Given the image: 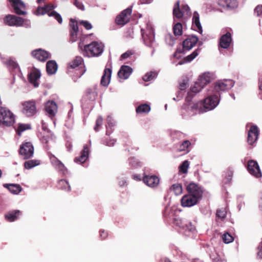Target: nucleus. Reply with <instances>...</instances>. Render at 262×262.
Listing matches in <instances>:
<instances>
[{"instance_id": "55", "label": "nucleus", "mask_w": 262, "mask_h": 262, "mask_svg": "<svg viewBox=\"0 0 262 262\" xmlns=\"http://www.w3.org/2000/svg\"><path fill=\"white\" fill-rule=\"evenodd\" d=\"M216 216L220 219H224L226 216V212L225 210L218 209L216 211Z\"/></svg>"}, {"instance_id": "20", "label": "nucleus", "mask_w": 262, "mask_h": 262, "mask_svg": "<svg viewBox=\"0 0 262 262\" xmlns=\"http://www.w3.org/2000/svg\"><path fill=\"white\" fill-rule=\"evenodd\" d=\"M45 110L47 115L52 118L56 114L58 107L54 101H48L45 104Z\"/></svg>"}, {"instance_id": "38", "label": "nucleus", "mask_w": 262, "mask_h": 262, "mask_svg": "<svg viewBox=\"0 0 262 262\" xmlns=\"http://www.w3.org/2000/svg\"><path fill=\"white\" fill-rule=\"evenodd\" d=\"M200 50L197 49L194 51L191 54L188 55L184 59V61H181L179 63V64H182L183 63L190 62L193 60L199 54Z\"/></svg>"}, {"instance_id": "58", "label": "nucleus", "mask_w": 262, "mask_h": 262, "mask_svg": "<svg viewBox=\"0 0 262 262\" xmlns=\"http://www.w3.org/2000/svg\"><path fill=\"white\" fill-rule=\"evenodd\" d=\"M102 121H103V119L101 117H99L96 120V125L94 127V130L96 131V132H97L98 131L99 129H98V127L101 126L102 123Z\"/></svg>"}, {"instance_id": "8", "label": "nucleus", "mask_w": 262, "mask_h": 262, "mask_svg": "<svg viewBox=\"0 0 262 262\" xmlns=\"http://www.w3.org/2000/svg\"><path fill=\"white\" fill-rule=\"evenodd\" d=\"M174 17L180 18L183 16H189L190 15V8L187 5H182L180 8V2L178 1L173 8Z\"/></svg>"}, {"instance_id": "46", "label": "nucleus", "mask_w": 262, "mask_h": 262, "mask_svg": "<svg viewBox=\"0 0 262 262\" xmlns=\"http://www.w3.org/2000/svg\"><path fill=\"white\" fill-rule=\"evenodd\" d=\"M83 62V60L81 57L77 56L71 62L70 66L75 68L78 67Z\"/></svg>"}, {"instance_id": "21", "label": "nucleus", "mask_w": 262, "mask_h": 262, "mask_svg": "<svg viewBox=\"0 0 262 262\" xmlns=\"http://www.w3.org/2000/svg\"><path fill=\"white\" fill-rule=\"evenodd\" d=\"M3 62L7 66L10 71L15 73L20 72V68L18 64L9 57H2Z\"/></svg>"}, {"instance_id": "25", "label": "nucleus", "mask_w": 262, "mask_h": 262, "mask_svg": "<svg viewBox=\"0 0 262 262\" xmlns=\"http://www.w3.org/2000/svg\"><path fill=\"white\" fill-rule=\"evenodd\" d=\"M32 55L41 61H44L50 57L49 53L40 49L32 51Z\"/></svg>"}, {"instance_id": "57", "label": "nucleus", "mask_w": 262, "mask_h": 262, "mask_svg": "<svg viewBox=\"0 0 262 262\" xmlns=\"http://www.w3.org/2000/svg\"><path fill=\"white\" fill-rule=\"evenodd\" d=\"M229 0H218L217 3L220 7L224 8L229 6Z\"/></svg>"}, {"instance_id": "29", "label": "nucleus", "mask_w": 262, "mask_h": 262, "mask_svg": "<svg viewBox=\"0 0 262 262\" xmlns=\"http://www.w3.org/2000/svg\"><path fill=\"white\" fill-rule=\"evenodd\" d=\"M71 24L70 26L71 28L70 31V40L72 42L75 41L78 38V23L76 21H74L72 19L70 20Z\"/></svg>"}, {"instance_id": "44", "label": "nucleus", "mask_w": 262, "mask_h": 262, "mask_svg": "<svg viewBox=\"0 0 262 262\" xmlns=\"http://www.w3.org/2000/svg\"><path fill=\"white\" fill-rule=\"evenodd\" d=\"M173 33L176 36H180L182 34V25L178 23L173 27Z\"/></svg>"}, {"instance_id": "64", "label": "nucleus", "mask_w": 262, "mask_h": 262, "mask_svg": "<svg viewBox=\"0 0 262 262\" xmlns=\"http://www.w3.org/2000/svg\"><path fill=\"white\" fill-rule=\"evenodd\" d=\"M116 142V140L115 139H110L109 140H106L105 141V144L109 146H113Z\"/></svg>"}, {"instance_id": "52", "label": "nucleus", "mask_w": 262, "mask_h": 262, "mask_svg": "<svg viewBox=\"0 0 262 262\" xmlns=\"http://www.w3.org/2000/svg\"><path fill=\"white\" fill-rule=\"evenodd\" d=\"M165 41L167 45L172 46L175 41L174 37L170 34H168L165 36Z\"/></svg>"}, {"instance_id": "37", "label": "nucleus", "mask_w": 262, "mask_h": 262, "mask_svg": "<svg viewBox=\"0 0 262 262\" xmlns=\"http://www.w3.org/2000/svg\"><path fill=\"white\" fill-rule=\"evenodd\" d=\"M20 214L21 213L19 210H14L6 214L5 218L9 222H13L17 220Z\"/></svg>"}, {"instance_id": "27", "label": "nucleus", "mask_w": 262, "mask_h": 262, "mask_svg": "<svg viewBox=\"0 0 262 262\" xmlns=\"http://www.w3.org/2000/svg\"><path fill=\"white\" fill-rule=\"evenodd\" d=\"M144 183L149 187H155L158 185L160 180L156 176H145L143 178Z\"/></svg>"}, {"instance_id": "40", "label": "nucleus", "mask_w": 262, "mask_h": 262, "mask_svg": "<svg viewBox=\"0 0 262 262\" xmlns=\"http://www.w3.org/2000/svg\"><path fill=\"white\" fill-rule=\"evenodd\" d=\"M170 189L177 195L181 194L183 191L182 186L179 183L173 184Z\"/></svg>"}, {"instance_id": "56", "label": "nucleus", "mask_w": 262, "mask_h": 262, "mask_svg": "<svg viewBox=\"0 0 262 262\" xmlns=\"http://www.w3.org/2000/svg\"><path fill=\"white\" fill-rule=\"evenodd\" d=\"M184 226H185V228H184V229H186V230H187L189 231H192L195 228L194 226L192 224V223L190 222H189L187 221H185Z\"/></svg>"}, {"instance_id": "18", "label": "nucleus", "mask_w": 262, "mask_h": 262, "mask_svg": "<svg viewBox=\"0 0 262 262\" xmlns=\"http://www.w3.org/2000/svg\"><path fill=\"white\" fill-rule=\"evenodd\" d=\"M199 201V200L195 197L187 194L182 198L181 202L183 207H190L196 205Z\"/></svg>"}, {"instance_id": "26", "label": "nucleus", "mask_w": 262, "mask_h": 262, "mask_svg": "<svg viewBox=\"0 0 262 262\" xmlns=\"http://www.w3.org/2000/svg\"><path fill=\"white\" fill-rule=\"evenodd\" d=\"M198 38L194 36L189 37L185 39L183 42V48L184 51H189L192 49L196 43Z\"/></svg>"}, {"instance_id": "24", "label": "nucleus", "mask_w": 262, "mask_h": 262, "mask_svg": "<svg viewBox=\"0 0 262 262\" xmlns=\"http://www.w3.org/2000/svg\"><path fill=\"white\" fill-rule=\"evenodd\" d=\"M232 41L231 34L228 32L221 37L219 42V49L221 48L227 49Z\"/></svg>"}, {"instance_id": "2", "label": "nucleus", "mask_w": 262, "mask_h": 262, "mask_svg": "<svg viewBox=\"0 0 262 262\" xmlns=\"http://www.w3.org/2000/svg\"><path fill=\"white\" fill-rule=\"evenodd\" d=\"M190 93L186 97L185 103L182 108V114L183 116H193L198 113H202L204 110L202 108V103L198 102L194 103L191 101V98L190 97Z\"/></svg>"}, {"instance_id": "9", "label": "nucleus", "mask_w": 262, "mask_h": 262, "mask_svg": "<svg viewBox=\"0 0 262 262\" xmlns=\"http://www.w3.org/2000/svg\"><path fill=\"white\" fill-rule=\"evenodd\" d=\"M22 112L27 117L34 116L37 112L35 102L31 100L22 103Z\"/></svg>"}, {"instance_id": "54", "label": "nucleus", "mask_w": 262, "mask_h": 262, "mask_svg": "<svg viewBox=\"0 0 262 262\" xmlns=\"http://www.w3.org/2000/svg\"><path fill=\"white\" fill-rule=\"evenodd\" d=\"M78 24L83 26L86 30H90L92 28L91 24L86 20H80Z\"/></svg>"}, {"instance_id": "15", "label": "nucleus", "mask_w": 262, "mask_h": 262, "mask_svg": "<svg viewBox=\"0 0 262 262\" xmlns=\"http://www.w3.org/2000/svg\"><path fill=\"white\" fill-rule=\"evenodd\" d=\"M49 157L52 165L56 169L58 170L63 175H66L68 173V170L65 167L64 164L54 155L51 153H49Z\"/></svg>"}, {"instance_id": "61", "label": "nucleus", "mask_w": 262, "mask_h": 262, "mask_svg": "<svg viewBox=\"0 0 262 262\" xmlns=\"http://www.w3.org/2000/svg\"><path fill=\"white\" fill-rule=\"evenodd\" d=\"M255 13L258 16L262 17V5L257 6L255 9Z\"/></svg>"}, {"instance_id": "22", "label": "nucleus", "mask_w": 262, "mask_h": 262, "mask_svg": "<svg viewBox=\"0 0 262 262\" xmlns=\"http://www.w3.org/2000/svg\"><path fill=\"white\" fill-rule=\"evenodd\" d=\"M15 12L18 15H24L25 12V5L21 0H9Z\"/></svg>"}, {"instance_id": "12", "label": "nucleus", "mask_w": 262, "mask_h": 262, "mask_svg": "<svg viewBox=\"0 0 262 262\" xmlns=\"http://www.w3.org/2000/svg\"><path fill=\"white\" fill-rule=\"evenodd\" d=\"M188 194H190L199 200H200L203 195V190L200 186L194 183H189L186 187Z\"/></svg>"}, {"instance_id": "45", "label": "nucleus", "mask_w": 262, "mask_h": 262, "mask_svg": "<svg viewBox=\"0 0 262 262\" xmlns=\"http://www.w3.org/2000/svg\"><path fill=\"white\" fill-rule=\"evenodd\" d=\"M31 128V125L28 124H19L16 131L18 135H20L21 133L24 131Z\"/></svg>"}, {"instance_id": "17", "label": "nucleus", "mask_w": 262, "mask_h": 262, "mask_svg": "<svg viewBox=\"0 0 262 262\" xmlns=\"http://www.w3.org/2000/svg\"><path fill=\"white\" fill-rule=\"evenodd\" d=\"M259 135L258 127L256 125H251L248 130L247 142L249 145H253L256 142Z\"/></svg>"}, {"instance_id": "34", "label": "nucleus", "mask_w": 262, "mask_h": 262, "mask_svg": "<svg viewBox=\"0 0 262 262\" xmlns=\"http://www.w3.org/2000/svg\"><path fill=\"white\" fill-rule=\"evenodd\" d=\"M56 8V6H54L52 4H48L45 5L43 7H38L36 10V13L38 15H44L45 14L50 13L51 12L53 11V10Z\"/></svg>"}, {"instance_id": "47", "label": "nucleus", "mask_w": 262, "mask_h": 262, "mask_svg": "<svg viewBox=\"0 0 262 262\" xmlns=\"http://www.w3.org/2000/svg\"><path fill=\"white\" fill-rule=\"evenodd\" d=\"M189 163L187 160L184 161L179 167V171L183 173L187 172Z\"/></svg>"}, {"instance_id": "11", "label": "nucleus", "mask_w": 262, "mask_h": 262, "mask_svg": "<svg viewBox=\"0 0 262 262\" xmlns=\"http://www.w3.org/2000/svg\"><path fill=\"white\" fill-rule=\"evenodd\" d=\"M19 152L24 159H29L33 155L34 147L30 142H26L20 145Z\"/></svg>"}, {"instance_id": "51", "label": "nucleus", "mask_w": 262, "mask_h": 262, "mask_svg": "<svg viewBox=\"0 0 262 262\" xmlns=\"http://www.w3.org/2000/svg\"><path fill=\"white\" fill-rule=\"evenodd\" d=\"M49 16L53 17L60 24L62 22L61 15L55 11H52L50 13H49Z\"/></svg>"}, {"instance_id": "28", "label": "nucleus", "mask_w": 262, "mask_h": 262, "mask_svg": "<svg viewBox=\"0 0 262 262\" xmlns=\"http://www.w3.org/2000/svg\"><path fill=\"white\" fill-rule=\"evenodd\" d=\"M90 146V145L88 144L83 146V148L81 151L80 156L75 159L74 161L75 162L82 164L86 161L89 155Z\"/></svg>"}, {"instance_id": "4", "label": "nucleus", "mask_w": 262, "mask_h": 262, "mask_svg": "<svg viewBox=\"0 0 262 262\" xmlns=\"http://www.w3.org/2000/svg\"><path fill=\"white\" fill-rule=\"evenodd\" d=\"M220 101L219 95L214 92L206 97L202 103V108L204 112L213 110L218 105Z\"/></svg>"}, {"instance_id": "35", "label": "nucleus", "mask_w": 262, "mask_h": 262, "mask_svg": "<svg viewBox=\"0 0 262 262\" xmlns=\"http://www.w3.org/2000/svg\"><path fill=\"white\" fill-rule=\"evenodd\" d=\"M57 64L55 61L50 60L46 64L47 72L49 75H52L56 73L57 70Z\"/></svg>"}, {"instance_id": "33", "label": "nucleus", "mask_w": 262, "mask_h": 262, "mask_svg": "<svg viewBox=\"0 0 262 262\" xmlns=\"http://www.w3.org/2000/svg\"><path fill=\"white\" fill-rule=\"evenodd\" d=\"M213 75L209 72H205L199 76L198 81L204 86L209 83L212 79Z\"/></svg>"}, {"instance_id": "41", "label": "nucleus", "mask_w": 262, "mask_h": 262, "mask_svg": "<svg viewBox=\"0 0 262 262\" xmlns=\"http://www.w3.org/2000/svg\"><path fill=\"white\" fill-rule=\"evenodd\" d=\"M150 110V106L147 104H143L139 105L136 108V112L139 113H147Z\"/></svg>"}, {"instance_id": "1", "label": "nucleus", "mask_w": 262, "mask_h": 262, "mask_svg": "<svg viewBox=\"0 0 262 262\" xmlns=\"http://www.w3.org/2000/svg\"><path fill=\"white\" fill-rule=\"evenodd\" d=\"M78 48L84 56L89 57L99 56L104 50L103 44L98 41H93L85 45L81 41L79 43Z\"/></svg>"}, {"instance_id": "13", "label": "nucleus", "mask_w": 262, "mask_h": 262, "mask_svg": "<svg viewBox=\"0 0 262 262\" xmlns=\"http://www.w3.org/2000/svg\"><path fill=\"white\" fill-rule=\"evenodd\" d=\"M132 9L128 8L123 10L116 18V23L117 24L121 26H124L127 24L130 17L132 13Z\"/></svg>"}, {"instance_id": "31", "label": "nucleus", "mask_w": 262, "mask_h": 262, "mask_svg": "<svg viewBox=\"0 0 262 262\" xmlns=\"http://www.w3.org/2000/svg\"><path fill=\"white\" fill-rule=\"evenodd\" d=\"M112 75V70L110 68H105L101 79V84L104 86H107L110 83Z\"/></svg>"}, {"instance_id": "39", "label": "nucleus", "mask_w": 262, "mask_h": 262, "mask_svg": "<svg viewBox=\"0 0 262 262\" xmlns=\"http://www.w3.org/2000/svg\"><path fill=\"white\" fill-rule=\"evenodd\" d=\"M40 161L37 160H31L26 161L24 163V167L27 169H30L40 164Z\"/></svg>"}, {"instance_id": "14", "label": "nucleus", "mask_w": 262, "mask_h": 262, "mask_svg": "<svg viewBox=\"0 0 262 262\" xmlns=\"http://www.w3.org/2000/svg\"><path fill=\"white\" fill-rule=\"evenodd\" d=\"M40 140L46 148L49 149L50 145L55 142V137L51 131L41 132Z\"/></svg>"}, {"instance_id": "5", "label": "nucleus", "mask_w": 262, "mask_h": 262, "mask_svg": "<svg viewBox=\"0 0 262 262\" xmlns=\"http://www.w3.org/2000/svg\"><path fill=\"white\" fill-rule=\"evenodd\" d=\"M97 96L95 89H89L82 99V106L84 108H91Z\"/></svg>"}, {"instance_id": "53", "label": "nucleus", "mask_w": 262, "mask_h": 262, "mask_svg": "<svg viewBox=\"0 0 262 262\" xmlns=\"http://www.w3.org/2000/svg\"><path fill=\"white\" fill-rule=\"evenodd\" d=\"M190 145V142L188 140L183 141L179 146V151H185Z\"/></svg>"}, {"instance_id": "23", "label": "nucleus", "mask_w": 262, "mask_h": 262, "mask_svg": "<svg viewBox=\"0 0 262 262\" xmlns=\"http://www.w3.org/2000/svg\"><path fill=\"white\" fill-rule=\"evenodd\" d=\"M40 76L41 74L39 70L36 69H33L29 74V81L34 87L36 88L39 85V80Z\"/></svg>"}, {"instance_id": "50", "label": "nucleus", "mask_w": 262, "mask_h": 262, "mask_svg": "<svg viewBox=\"0 0 262 262\" xmlns=\"http://www.w3.org/2000/svg\"><path fill=\"white\" fill-rule=\"evenodd\" d=\"M222 239L225 243L229 244L232 242L234 239L231 234L226 232L222 235Z\"/></svg>"}, {"instance_id": "7", "label": "nucleus", "mask_w": 262, "mask_h": 262, "mask_svg": "<svg viewBox=\"0 0 262 262\" xmlns=\"http://www.w3.org/2000/svg\"><path fill=\"white\" fill-rule=\"evenodd\" d=\"M142 36L146 46L152 47L155 44V35L152 28L147 25L146 30L141 29Z\"/></svg>"}, {"instance_id": "32", "label": "nucleus", "mask_w": 262, "mask_h": 262, "mask_svg": "<svg viewBox=\"0 0 262 262\" xmlns=\"http://www.w3.org/2000/svg\"><path fill=\"white\" fill-rule=\"evenodd\" d=\"M192 27L194 30L200 33L202 32V28L200 21L199 14L197 12H194L193 13Z\"/></svg>"}, {"instance_id": "10", "label": "nucleus", "mask_w": 262, "mask_h": 262, "mask_svg": "<svg viewBox=\"0 0 262 262\" xmlns=\"http://www.w3.org/2000/svg\"><path fill=\"white\" fill-rule=\"evenodd\" d=\"M234 85V82L231 79L221 80L217 81L214 85V92L219 95L220 91L228 90Z\"/></svg>"}, {"instance_id": "60", "label": "nucleus", "mask_w": 262, "mask_h": 262, "mask_svg": "<svg viewBox=\"0 0 262 262\" xmlns=\"http://www.w3.org/2000/svg\"><path fill=\"white\" fill-rule=\"evenodd\" d=\"M74 4L79 9L84 10V6L81 2L78 1V0H75L74 3Z\"/></svg>"}, {"instance_id": "43", "label": "nucleus", "mask_w": 262, "mask_h": 262, "mask_svg": "<svg viewBox=\"0 0 262 262\" xmlns=\"http://www.w3.org/2000/svg\"><path fill=\"white\" fill-rule=\"evenodd\" d=\"M106 120H107V125L106 126V134L107 135H109L112 133V131L110 130L109 129L110 128L111 129L112 127L114 126L115 122L114 121L112 118L110 116H107Z\"/></svg>"}, {"instance_id": "36", "label": "nucleus", "mask_w": 262, "mask_h": 262, "mask_svg": "<svg viewBox=\"0 0 262 262\" xmlns=\"http://www.w3.org/2000/svg\"><path fill=\"white\" fill-rule=\"evenodd\" d=\"M4 187L7 188L9 191L14 194H18L22 190L21 186L18 184H4Z\"/></svg>"}, {"instance_id": "48", "label": "nucleus", "mask_w": 262, "mask_h": 262, "mask_svg": "<svg viewBox=\"0 0 262 262\" xmlns=\"http://www.w3.org/2000/svg\"><path fill=\"white\" fill-rule=\"evenodd\" d=\"M203 86L199 82L195 83L194 84L191 88V92L193 93H197L199 92L203 88Z\"/></svg>"}, {"instance_id": "62", "label": "nucleus", "mask_w": 262, "mask_h": 262, "mask_svg": "<svg viewBox=\"0 0 262 262\" xmlns=\"http://www.w3.org/2000/svg\"><path fill=\"white\" fill-rule=\"evenodd\" d=\"M129 164L133 167L140 165V163L138 162L134 158L129 159Z\"/></svg>"}, {"instance_id": "63", "label": "nucleus", "mask_w": 262, "mask_h": 262, "mask_svg": "<svg viewBox=\"0 0 262 262\" xmlns=\"http://www.w3.org/2000/svg\"><path fill=\"white\" fill-rule=\"evenodd\" d=\"M257 257L262 258V242L260 243L258 247Z\"/></svg>"}, {"instance_id": "6", "label": "nucleus", "mask_w": 262, "mask_h": 262, "mask_svg": "<svg viewBox=\"0 0 262 262\" xmlns=\"http://www.w3.org/2000/svg\"><path fill=\"white\" fill-rule=\"evenodd\" d=\"M4 22L6 25L10 26H25L29 27L30 26L29 22L24 23V19L20 17L13 15H7L4 18Z\"/></svg>"}, {"instance_id": "59", "label": "nucleus", "mask_w": 262, "mask_h": 262, "mask_svg": "<svg viewBox=\"0 0 262 262\" xmlns=\"http://www.w3.org/2000/svg\"><path fill=\"white\" fill-rule=\"evenodd\" d=\"M134 52L132 51H128L125 53L122 54L121 56L120 59L123 60L129 57L130 55H133Z\"/></svg>"}, {"instance_id": "19", "label": "nucleus", "mask_w": 262, "mask_h": 262, "mask_svg": "<svg viewBox=\"0 0 262 262\" xmlns=\"http://www.w3.org/2000/svg\"><path fill=\"white\" fill-rule=\"evenodd\" d=\"M170 210V209L169 207H166L164 214V216L167 218H172L173 224L176 226L183 229L185 228L184 225L186 220H182L179 217H174L172 212L171 213V214L168 213Z\"/></svg>"}, {"instance_id": "16", "label": "nucleus", "mask_w": 262, "mask_h": 262, "mask_svg": "<svg viewBox=\"0 0 262 262\" xmlns=\"http://www.w3.org/2000/svg\"><path fill=\"white\" fill-rule=\"evenodd\" d=\"M247 169L249 172L256 178H260L262 176L259 165L257 162L255 161H249L248 163Z\"/></svg>"}, {"instance_id": "3", "label": "nucleus", "mask_w": 262, "mask_h": 262, "mask_svg": "<svg viewBox=\"0 0 262 262\" xmlns=\"http://www.w3.org/2000/svg\"><path fill=\"white\" fill-rule=\"evenodd\" d=\"M15 122V115L9 109L0 107V124L10 126Z\"/></svg>"}, {"instance_id": "30", "label": "nucleus", "mask_w": 262, "mask_h": 262, "mask_svg": "<svg viewBox=\"0 0 262 262\" xmlns=\"http://www.w3.org/2000/svg\"><path fill=\"white\" fill-rule=\"evenodd\" d=\"M133 72L132 69L127 66H122L118 72V75L119 78L126 79Z\"/></svg>"}, {"instance_id": "42", "label": "nucleus", "mask_w": 262, "mask_h": 262, "mask_svg": "<svg viewBox=\"0 0 262 262\" xmlns=\"http://www.w3.org/2000/svg\"><path fill=\"white\" fill-rule=\"evenodd\" d=\"M58 187L60 189L67 191H70L71 190L70 186L68 182L63 179L59 181L58 183Z\"/></svg>"}, {"instance_id": "49", "label": "nucleus", "mask_w": 262, "mask_h": 262, "mask_svg": "<svg viewBox=\"0 0 262 262\" xmlns=\"http://www.w3.org/2000/svg\"><path fill=\"white\" fill-rule=\"evenodd\" d=\"M157 75V74L155 72H150L143 77V80L145 81H149L155 78Z\"/></svg>"}]
</instances>
